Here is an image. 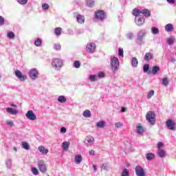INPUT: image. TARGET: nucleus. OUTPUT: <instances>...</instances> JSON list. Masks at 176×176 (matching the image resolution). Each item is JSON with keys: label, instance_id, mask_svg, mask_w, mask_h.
<instances>
[{"label": "nucleus", "instance_id": "obj_1", "mask_svg": "<svg viewBox=\"0 0 176 176\" xmlns=\"http://www.w3.org/2000/svg\"><path fill=\"white\" fill-rule=\"evenodd\" d=\"M110 65L113 73L116 74V71L119 69V65H120L119 58L116 56L112 57L110 60Z\"/></svg>", "mask_w": 176, "mask_h": 176}, {"label": "nucleus", "instance_id": "obj_2", "mask_svg": "<svg viewBox=\"0 0 176 176\" xmlns=\"http://www.w3.org/2000/svg\"><path fill=\"white\" fill-rule=\"evenodd\" d=\"M133 16H141L142 14L144 17H150L151 11L146 8L144 10L134 9L133 10Z\"/></svg>", "mask_w": 176, "mask_h": 176}, {"label": "nucleus", "instance_id": "obj_3", "mask_svg": "<svg viewBox=\"0 0 176 176\" xmlns=\"http://www.w3.org/2000/svg\"><path fill=\"white\" fill-rule=\"evenodd\" d=\"M107 19V15H105V12L102 10H99L95 12L94 20L96 21H104Z\"/></svg>", "mask_w": 176, "mask_h": 176}, {"label": "nucleus", "instance_id": "obj_4", "mask_svg": "<svg viewBox=\"0 0 176 176\" xmlns=\"http://www.w3.org/2000/svg\"><path fill=\"white\" fill-rule=\"evenodd\" d=\"M52 65L54 69L58 71L64 65V62L60 58H54L52 61Z\"/></svg>", "mask_w": 176, "mask_h": 176}, {"label": "nucleus", "instance_id": "obj_5", "mask_svg": "<svg viewBox=\"0 0 176 176\" xmlns=\"http://www.w3.org/2000/svg\"><path fill=\"white\" fill-rule=\"evenodd\" d=\"M146 119L148 123L153 126L156 123V113H155V111H148L146 113Z\"/></svg>", "mask_w": 176, "mask_h": 176}, {"label": "nucleus", "instance_id": "obj_6", "mask_svg": "<svg viewBox=\"0 0 176 176\" xmlns=\"http://www.w3.org/2000/svg\"><path fill=\"white\" fill-rule=\"evenodd\" d=\"M146 36V30L145 29H142L140 31L138 32L137 34V41L138 43H144V38Z\"/></svg>", "mask_w": 176, "mask_h": 176}, {"label": "nucleus", "instance_id": "obj_7", "mask_svg": "<svg viewBox=\"0 0 176 176\" xmlns=\"http://www.w3.org/2000/svg\"><path fill=\"white\" fill-rule=\"evenodd\" d=\"M134 16H135V23L136 25H138V27H141V25H144L145 23V18L141 15H134Z\"/></svg>", "mask_w": 176, "mask_h": 176}, {"label": "nucleus", "instance_id": "obj_8", "mask_svg": "<svg viewBox=\"0 0 176 176\" xmlns=\"http://www.w3.org/2000/svg\"><path fill=\"white\" fill-rule=\"evenodd\" d=\"M29 76L32 80H35L38 76H39V72L36 68L30 69L29 72Z\"/></svg>", "mask_w": 176, "mask_h": 176}, {"label": "nucleus", "instance_id": "obj_9", "mask_svg": "<svg viewBox=\"0 0 176 176\" xmlns=\"http://www.w3.org/2000/svg\"><path fill=\"white\" fill-rule=\"evenodd\" d=\"M96 47H97V45H96V43H88L87 45V52H88V53L93 54L96 52Z\"/></svg>", "mask_w": 176, "mask_h": 176}, {"label": "nucleus", "instance_id": "obj_10", "mask_svg": "<svg viewBox=\"0 0 176 176\" xmlns=\"http://www.w3.org/2000/svg\"><path fill=\"white\" fill-rule=\"evenodd\" d=\"M135 174L137 176H145V170L141 166L138 165L135 168Z\"/></svg>", "mask_w": 176, "mask_h": 176}, {"label": "nucleus", "instance_id": "obj_11", "mask_svg": "<svg viewBox=\"0 0 176 176\" xmlns=\"http://www.w3.org/2000/svg\"><path fill=\"white\" fill-rule=\"evenodd\" d=\"M94 137L91 135H88L86 137L84 142L86 146H91V145L94 144Z\"/></svg>", "mask_w": 176, "mask_h": 176}, {"label": "nucleus", "instance_id": "obj_12", "mask_svg": "<svg viewBox=\"0 0 176 176\" xmlns=\"http://www.w3.org/2000/svg\"><path fill=\"white\" fill-rule=\"evenodd\" d=\"M38 167L41 173H43V174L46 173L47 168L46 165L45 164V162L43 160H39L38 162Z\"/></svg>", "mask_w": 176, "mask_h": 176}, {"label": "nucleus", "instance_id": "obj_13", "mask_svg": "<svg viewBox=\"0 0 176 176\" xmlns=\"http://www.w3.org/2000/svg\"><path fill=\"white\" fill-rule=\"evenodd\" d=\"M25 116L28 119H29V120H36V115H35V113H34V111H32V110L28 111L25 114Z\"/></svg>", "mask_w": 176, "mask_h": 176}, {"label": "nucleus", "instance_id": "obj_14", "mask_svg": "<svg viewBox=\"0 0 176 176\" xmlns=\"http://www.w3.org/2000/svg\"><path fill=\"white\" fill-rule=\"evenodd\" d=\"M15 75L16 78L21 80V82H24L27 78L25 75H23V73H21V72L19 70L15 71Z\"/></svg>", "mask_w": 176, "mask_h": 176}, {"label": "nucleus", "instance_id": "obj_15", "mask_svg": "<svg viewBox=\"0 0 176 176\" xmlns=\"http://www.w3.org/2000/svg\"><path fill=\"white\" fill-rule=\"evenodd\" d=\"M166 126L169 130H175V122L171 120H166Z\"/></svg>", "mask_w": 176, "mask_h": 176}, {"label": "nucleus", "instance_id": "obj_16", "mask_svg": "<svg viewBox=\"0 0 176 176\" xmlns=\"http://www.w3.org/2000/svg\"><path fill=\"white\" fill-rule=\"evenodd\" d=\"M38 151L41 155H47V153H49V149L45 148L43 146H38Z\"/></svg>", "mask_w": 176, "mask_h": 176}, {"label": "nucleus", "instance_id": "obj_17", "mask_svg": "<svg viewBox=\"0 0 176 176\" xmlns=\"http://www.w3.org/2000/svg\"><path fill=\"white\" fill-rule=\"evenodd\" d=\"M76 21L78 24H85V16L77 14L76 16Z\"/></svg>", "mask_w": 176, "mask_h": 176}, {"label": "nucleus", "instance_id": "obj_18", "mask_svg": "<svg viewBox=\"0 0 176 176\" xmlns=\"http://www.w3.org/2000/svg\"><path fill=\"white\" fill-rule=\"evenodd\" d=\"M6 112H8V113H10V115H17V113H19L17 109H13L12 107H8L6 109Z\"/></svg>", "mask_w": 176, "mask_h": 176}, {"label": "nucleus", "instance_id": "obj_19", "mask_svg": "<svg viewBox=\"0 0 176 176\" xmlns=\"http://www.w3.org/2000/svg\"><path fill=\"white\" fill-rule=\"evenodd\" d=\"M131 64L133 68H137V67H138V59L135 57H132Z\"/></svg>", "mask_w": 176, "mask_h": 176}, {"label": "nucleus", "instance_id": "obj_20", "mask_svg": "<svg viewBox=\"0 0 176 176\" xmlns=\"http://www.w3.org/2000/svg\"><path fill=\"white\" fill-rule=\"evenodd\" d=\"M150 60H153V54H152L151 52H147L144 55V60L150 61Z\"/></svg>", "mask_w": 176, "mask_h": 176}, {"label": "nucleus", "instance_id": "obj_21", "mask_svg": "<svg viewBox=\"0 0 176 176\" xmlns=\"http://www.w3.org/2000/svg\"><path fill=\"white\" fill-rule=\"evenodd\" d=\"M145 130L144 129V127L141 126L140 124L137 125L136 126V133L138 134H144V132Z\"/></svg>", "mask_w": 176, "mask_h": 176}, {"label": "nucleus", "instance_id": "obj_22", "mask_svg": "<svg viewBox=\"0 0 176 176\" xmlns=\"http://www.w3.org/2000/svg\"><path fill=\"white\" fill-rule=\"evenodd\" d=\"M82 160H83L82 155L78 154L75 156V163L76 164H80V163H82Z\"/></svg>", "mask_w": 176, "mask_h": 176}, {"label": "nucleus", "instance_id": "obj_23", "mask_svg": "<svg viewBox=\"0 0 176 176\" xmlns=\"http://www.w3.org/2000/svg\"><path fill=\"white\" fill-rule=\"evenodd\" d=\"M173 30H174V26L171 23H168L165 26V31H166V32H171Z\"/></svg>", "mask_w": 176, "mask_h": 176}, {"label": "nucleus", "instance_id": "obj_24", "mask_svg": "<svg viewBox=\"0 0 176 176\" xmlns=\"http://www.w3.org/2000/svg\"><path fill=\"white\" fill-rule=\"evenodd\" d=\"M96 126L98 127V129H104L105 127V121L101 120L96 122Z\"/></svg>", "mask_w": 176, "mask_h": 176}, {"label": "nucleus", "instance_id": "obj_25", "mask_svg": "<svg viewBox=\"0 0 176 176\" xmlns=\"http://www.w3.org/2000/svg\"><path fill=\"white\" fill-rule=\"evenodd\" d=\"M21 146L23 149L26 151H30V144L27 142H21Z\"/></svg>", "mask_w": 176, "mask_h": 176}, {"label": "nucleus", "instance_id": "obj_26", "mask_svg": "<svg viewBox=\"0 0 176 176\" xmlns=\"http://www.w3.org/2000/svg\"><path fill=\"white\" fill-rule=\"evenodd\" d=\"M158 71H160V67L157 65H155L153 67L151 72L153 75H156Z\"/></svg>", "mask_w": 176, "mask_h": 176}, {"label": "nucleus", "instance_id": "obj_27", "mask_svg": "<svg viewBox=\"0 0 176 176\" xmlns=\"http://www.w3.org/2000/svg\"><path fill=\"white\" fill-rule=\"evenodd\" d=\"M58 102H60V104H64V103L67 102V98H65V96H60L58 98Z\"/></svg>", "mask_w": 176, "mask_h": 176}, {"label": "nucleus", "instance_id": "obj_28", "mask_svg": "<svg viewBox=\"0 0 176 176\" xmlns=\"http://www.w3.org/2000/svg\"><path fill=\"white\" fill-rule=\"evenodd\" d=\"M62 148L64 151H68V148H69V142H63Z\"/></svg>", "mask_w": 176, "mask_h": 176}, {"label": "nucleus", "instance_id": "obj_29", "mask_svg": "<svg viewBox=\"0 0 176 176\" xmlns=\"http://www.w3.org/2000/svg\"><path fill=\"white\" fill-rule=\"evenodd\" d=\"M94 0H86V5L88 8H93L94 6Z\"/></svg>", "mask_w": 176, "mask_h": 176}, {"label": "nucleus", "instance_id": "obj_30", "mask_svg": "<svg viewBox=\"0 0 176 176\" xmlns=\"http://www.w3.org/2000/svg\"><path fill=\"white\" fill-rule=\"evenodd\" d=\"M34 45L35 46H37V47H41L42 46V39L38 38L34 41Z\"/></svg>", "mask_w": 176, "mask_h": 176}, {"label": "nucleus", "instance_id": "obj_31", "mask_svg": "<svg viewBox=\"0 0 176 176\" xmlns=\"http://www.w3.org/2000/svg\"><path fill=\"white\" fill-rule=\"evenodd\" d=\"M153 96H155V90L151 89V91H149L148 92L146 98L148 100H151V98H152V97H153Z\"/></svg>", "mask_w": 176, "mask_h": 176}, {"label": "nucleus", "instance_id": "obj_32", "mask_svg": "<svg viewBox=\"0 0 176 176\" xmlns=\"http://www.w3.org/2000/svg\"><path fill=\"white\" fill-rule=\"evenodd\" d=\"M157 153L160 157H164L166 155V151L161 148L160 150H157Z\"/></svg>", "mask_w": 176, "mask_h": 176}, {"label": "nucleus", "instance_id": "obj_33", "mask_svg": "<svg viewBox=\"0 0 176 176\" xmlns=\"http://www.w3.org/2000/svg\"><path fill=\"white\" fill-rule=\"evenodd\" d=\"M169 83H170V80L168 78H162V85L163 86H168Z\"/></svg>", "mask_w": 176, "mask_h": 176}, {"label": "nucleus", "instance_id": "obj_34", "mask_svg": "<svg viewBox=\"0 0 176 176\" xmlns=\"http://www.w3.org/2000/svg\"><path fill=\"white\" fill-rule=\"evenodd\" d=\"M62 31L63 29H61V28H56L54 30V34L56 35V36H60V35H61Z\"/></svg>", "mask_w": 176, "mask_h": 176}, {"label": "nucleus", "instance_id": "obj_35", "mask_svg": "<svg viewBox=\"0 0 176 176\" xmlns=\"http://www.w3.org/2000/svg\"><path fill=\"white\" fill-rule=\"evenodd\" d=\"M155 158V154L152 153H148L146 155V159L151 161Z\"/></svg>", "mask_w": 176, "mask_h": 176}, {"label": "nucleus", "instance_id": "obj_36", "mask_svg": "<svg viewBox=\"0 0 176 176\" xmlns=\"http://www.w3.org/2000/svg\"><path fill=\"white\" fill-rule=\"evenodd\" d=\"M84 118H90L91 116V112L89 110H85L82 113Z\"/></svg>", "mask_w": 176, "mask_h": 176}, {"label": "nucleus", "instance_id": "obj_37", "mask_svg": "<svg viewBox=\"0 0 176 176\" xmlns=\"http://www.w3.org/2000/svg\"><path fill=\"white\" fill-rule=\"evenodd\" d=\"M148 71H149V65H148V64L144 65L143 72H144V73L147 72V74H151V72H148Z\"/></svg>", "mask_w": 176, "mask_h": 176}, {"label": "nucleus", "instance_id": "obj_38", "mask_svg": "<svg viewBox=\"0 0 176 176\" xmlns=\"http://www.w3.org/2000/svg\"><path fill=\"white\" fill-rule=\"evenodd\" d=\"M151 32L153 35H157L159 34V29L155 26L151 28Z\"/></svg>", "mask_w": 176, "mask_h": 176}, {"label": "nucleus", "instance_id": "obj_39", "mask_svg": "<svg viewBox=\"0 0 176 176\" xmlns=\"http://www.w3.org/2000/svg\"><path fill=\"white\" fill-rule=\"evenodd\" d=\"M6 166L7 168H12V160H7L6 161Z\"/></svg>", "mask_w": 176, "mask_h": 176}, {"label": "nucleus", "instance_id": "obj_40", "mask_svg": "<svg viewBox=\"0 0 176 176\" xmlns=\"http://www.w3.org/2000/svg\"><path fill=\"white\" fill-rule=\"evenodd\" d=\"M7 36L9 38V39H14L15 34L13 32H9L7 34Z\"/></svg>", "mask_w": 176, "mask_h": 176}, {"label": "nucleus", "instance_id": "obj_41", "mask_svg": "<svg viewBox=\"0 0 176 176\" xmlns=\"http://www.w3.org/2000/svg\"><path fill=\"white\" fill-rule=\"evenodd\" d=\"M129 172L127 168H124L122 170V176H129Z\"/></svg>", "mask_w": 176, "mask_h": 176}, {"label": "nucleus", "instance_id": "obj_42", "mask_svg": "<svg viewBox=\"0 0 176 176\" xmlns=\"http://www.w3.org/2000/svg\"><path fill=\"white\" fill-rule=\"evenodd\" d=\"M32 173L34 175H38L39 174V171L35 167L32 168Z\"/></svg>", "mask_w": 176, "mask_h": 176}, {"label": "nucleus", "instance_id": "obj_43", "mask_svg": "<svg viewBox=\"0 0 176 176\" xmlns=\"http://www.w3.org/2000/svg\"><path fill=\"white\" fill-rule=\"evenodd\" d=\"M116 129H120V127H123V122H116L114 124Z\"/></svg>", "mask_w": 176, "mask_h": 176}, {"label": "nucleus", "instance_id": "obj_44", "mask_svg": "<svg viewBox=\"0 0 176 176\" xmlns=\"http://www.w3.org/2000/svg\"><path fill=\"white\" fill-rule=\"evenodd\" d=\"M74 68H80V62L78 60H75L74 63Z\"/></svg>", "mask_w": 176, "mask_h": 176}, {"label": "nucleus", "instance_id": "obj_45", "mask_svg": "<svg viewBox=\"0 0 176 176\" xmlns=\"http://www.w3.org/2000/svg\"><path fill=\"white\" fill-rule=\"evenodd\" d=\"M19 5H27L28 0H16Z\"/></svg>", "mask_w": 176, "mask_h": 176}, {"label": "nucleus", "instance_id": "obj_46", "mask_svg": "<svg viewBox=\"0 0 176 176\" xmlns=\"http://www.w3.org/2000/svg\"><path fill=\"white\" fill-rule=\"evenodd\" d=\"M54 50H61V45L60 43H56L54 45Z\"/></svg>", "mask_w": 176, "mask_h": 176}, {"label": "nucleus", "instance_id": "obj_47", "mask_svg": "<svg viewBox=\"0 0 176 176\" xmlns=\"http://www.w3.org/2000/svg\"><path fill=\"white\" fill-rule=\"evenodd\" d=\"M167 43L168 45H173V43H174V38H173V36H170L168 38V39L167 40Z\"/></svg>", "mask_w": 176, "mask_h": 176}, {"label": "nucleus", "instance_id": "obj_48", "mask_svg": "<svg viewBox=\"0 0 176 176\" xmlns=\"http://www.w3.org/2000/svg\"><path fill=\"white\" fill-rule=\"evenodd\" d=\"M102 170H105L106 171L109 170V166H108V164H103L101 167Z\"/></svg>", "mask_w": 176, "mask_h": 176}, {"label": "nucleus", "instance_id": "obj_49", "mask_svg": "<svg viewBox=\"0 0 176 176\" xmlns=\"http://www.w3.org/2000/svg\"><path fill=\"white\" fill-rule=\"evenodd\" d=\"M42 9H43V10H49V4H47V3L43 4Z\"/></svg>", "mask_w": 176, "mask_h": 176}, {"label": "nucleus", "instance_id": "obj_50", "mask_svg": "<svg viewBox=\"0 0 176 176\" xmlns=\"http://www.w3.org/2000/svg\"><path fill=\"white\" fill-rule=\"evenodd\" d=\"M96 78H97V76L94 74L89 76V80H91V82H95Z\"/></svg>", "mask_w": 176, "mask_h": 176}, {"label": "nucleus", "instance_id": "obj_51", "mask_svg": "<svg viewBox=\"0 0 176 176\" xmlns=\"http://www.w3.org/2000/svg\"><path fill=\"white\" fill-rule=\"evenodd\" d=\"M123 53H124L123 49L119 48V49H118V56H119L120 57H124Z\"/></svg>", "mask_w": 176, "mask_h": 176}, {"label": "nucleus", "instance_id": "obj_52", "mask_svg": "<svg viewBox=\"0 0 176 176\" xmlns=\"http://www.w3.org/2000/svg\"><path fill=\"white\" fill-rule=\"evenodd\" d=\"M8 126H10V127H13L14 126V122L12 120H7Z\"/></svg>", "mask_w": 176, "mask_h": 176}, {"label": "nucleus", "instance_id": "obj_53", "mask_svg": "<svg viewBox=\"0 0 176 176\" xmlns=\"http://www.w3.org/2000/svg\"><path fill=\"white\" fill-rule=\"evenodd\" d=\"M104 76H105V74L102 72H100L98 74V78H99L100 79H101L102 78H104Z\"/></svg>", "mask_w": 176, "mask_h": 176}, {"label": "nucleus", "instance_id": "obj_54", "mask_svg": "<svg viewBox=\"0 0 176 176\" xmlns=\"http://www.w3.org/2000/svg\"><path fill=\"white\" fill-rule=\"evenodd\" d=\"M3 24H5V19L0 16V25H3Z\"/></svg>", "mask_w": 176, "mask_h": 176}, {"label": "nucleus", "instance_id": "obj_55", "mask_svg": "<svg viewBox=\"0 0 176 176\" xmlns=\"http://www.w3.org/2000/svg\"><path fill=\"white\" fill-rule=\"evenodd\" d=\"M163 145H164L163 142H158L157 150L162 149V148H163Z\"/></svg>", "mask_w": 176, "mask_h": 176}, {"label": "nucleus", "instance_id": "obj_56", "mask_svg": "<svg viewBox=\"0 0 176 176\" xmlns=\"http://www.w3.org/2000/svg\"><path fill=\"white\" fill-rule=\"evenodd\" d=\"M127 38H128V39L131 40V39H133V38H134V34L132 32L129 33L127 34Z\"/></svg>", "mask_w": 176, "mask_h": 176}, {"label": "nucleus", "instance_id": "obj_57", "mask_svg": "<svg viewBox=\"0 0 176 176\" xmlns=\"http://www.w3.org/2000/svg\"><path fill=\"white\" fill-rule=\"evenodd\" d=\"M76 35H80V34H83V30L81 29H77L76 31Z\"/></svg>", "mask_w": 176, "mask_h": 176}, {"label": "nucleus", "instance_id": "obj_58", "mask_svg": "<svg viewBox=\"0 0 176 176\" xmlns=\"http://www.w3.org/2000/svg\"><path fill=\"white\" fill-rule=\"evenodd\" d=\"M60 133H63V134H65V133H67V129L64 126H62L60 128Z\"/></svg>", "mask_w": 176, "mask_h": 176}, {"label": "nucleus", "instance_id": "obj_59", "mask_svg": "<svg viewBox=\"0 0 176 176\" xmlns=\"http://www.w3.org/2000/svg\"><path fill=\"white\" fill-rule=\"evenodd\" d=\"M168 3H170V5H174L175 3V0H166Z\"/></svg>", "mask_w": 176, "mask_h": 176}, {"label": "nucleus", "instance_id": "obj_60", "mask_svg": "<svg viewBox=\"0 0 176 176\" xmlns=\"http://www.w3.org/2000/svg\"><path fill=\"white\" fill-rule=\"evenodd\" d=\"M89 153L91 156H94L96 151H94V150H91L89 151Z\"/></svg>", "mask_w": 176, "mask_h": 176}, {"label": "nucleus", "instance_id": "obj_61", "mask_svg": "<svg viewBox=\"0 0 176 176\" xmlns=\"http://www.w3.org/2000/svg\"><path fill=\"white\" fill-rule=\"evenodd\" d=\"M121 112H126V109L124 107H122Z\"/></svg>", "mask_w": 176, "mask_h": 176}, {"label": "nucleus", "instance_id": "obj_62", "mask_svg": "<svg viewBox=\"0 0 176 176\" xmlns=\"http://www.w3.org/2000/svg\"><path fill=\"white\" fill-rule=\"evenodd\" d=\"M94 171H97V166L93 165Z\"/></svg>", "mask_w": 176, "mask_h": 176}, {"label": "nucleus", "instance_id": "obj_63", "mask_svg": "<svg viewBox=\"0 0 176 176\" xmlns=\"http://www.w3.org/2000/svg\"><path fill=\"white\" fill-rule=\"evenodd\" d=\"M13 149L15 152H17V147H14Z\"/></svg>", "mask_w": 176, "mask_h": 176}, {"label": "nucleus", "instance_id": "obj_64", "mask_svg": "<svg viewBox=\"0 0 176 176\" xmlns=\"http://www.w3.org/2000/svg\"><path fill=\"white\" fill-rule=\"evenodd\" d=\"M11 107H14V108H16V104H12V105H11Z\"/></svg>", "mask_w": 176, "mask_h": 176}]
</instances>
